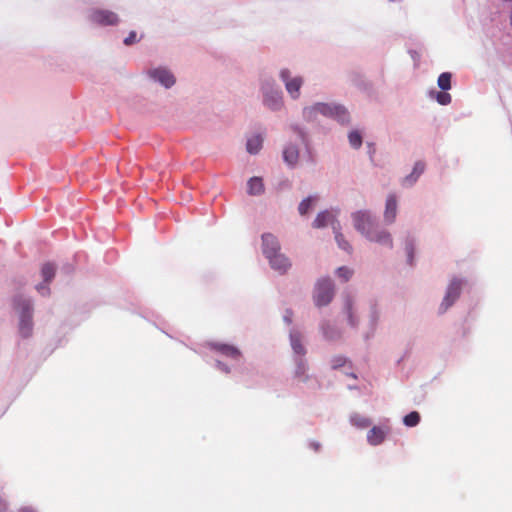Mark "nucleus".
I'll return each mask as SVG.
<instances>
[{
    "mask_svg": "<svg viewBox=\"0 0 512 512\" xmlns=\"http://www.w3.org/2000/svg\"><path fill=\"white\" fill-rule=\"evenodd\" d=\"M352 219L355 229L369 241L392 248L393 240L391 234L387 230L378 227L369 211H357L352 214Z\"/></svg>",
    "mask_w": 512,
    "mask_h": 512,
    "instance_id": "nucleus-1",
    "label": "nucleus"
},
{
    "mask_svg": "<svg viewBox=\"0 0 512 512\" xmlns=\"http://www.w3.org/2000/svg\"><path fill=\"white\" fill-rule=\"evenodd\" d=\"M303 113L307 119L313 118L316 113H321L324 116L335 118L341 123L349 121V113L341 105L317 103L312 107L305 108Z\"/></svg>",
    "mask_w": 512,
    "mask_h": 512,
    "instance_id": "nucleus-2",
    "label": "nucleus"
},
{
    "mask_svg": "<svg viewBox=\"0 0 512 512\" xmlns=\"http://www.w3.org/2000/svg\"><path fill=\"white\" fill-rule=\"evenodd\" d=\"M334 297V284L329 278L318 280L314 288L313 300L317 307L328 305Z\"/></svg>",
    "mask_w": 512,
    "mask_h": 512,
    "instance_id": "nucleus-3",
    "label": "nucleus"
},
{
    "mask_svg": "<svg viewBox=\"0 0 512 512\" xmlns=\"http://www.w3.org/2000/svg\"><path fill=\"white\" fill-rule=\"evenodd\" d=\"M280 78L285 84L286 91L293 99H298L300 96V89L303 85V78L300 76H291V72L288 69H282L280 71Z\"/></svg>",
    "mask_w": 512,
    "mask_h": 512,
    "instance_id": "nucleus-4",
    "label": "nucleus"
},
{
    "mask_svg": "<svg viewBox=\"0 0 512 512\" xmlns=\"http://www.w3.org/2000/svg\"><path fill=\"white\" fill-rule=\"evenodd\" d=\"M462 288V281L453 279L448 285L446 295L440 305V312L444 313L459 298Z\"/></svg>",
    "mask_w": 512,
    "mask_h": 512,
    "instance_id": "nucleus-5",
    "label": "nucleus"
},
{
    "mask_svg": "<svg viewBox=\"0 0 512 512\" xmlns=\"http://www.w3.org/2000/svg\"><path fill=\"white\" fill-rule=\"evenodd\" d=\"M89 19L98 25L107 26L118 23L119 18L116 13L110 10L95 9L90 13Z\"/></svg>",
    "mask_w": 512,
    "mask_h": 512,
    "instance_id": "nucleus-6",
    "label": "nucleus"
},
{
    "mask_svg": "<svg viewBox=\"0 0 512 512\" xmlns=\"http://www.w3.org/2000/svg\"><path fill=\"white\" fill-rule=\"evenodd\" d=\"M19 331L24 338L29 337L32 333L31 305L28 300L22 301V315Z\"/></svg>",
    "mask_w": 512,
    "mask_h": 512,
    "instance_id": "nucleus-7",
    "label": "nucleus"
},
{
    "mask_svg": "<svg viewBox=\"0 0 512 512\" xmlns=\"http://www.w3.org/2000/svg\"><path fill=\"white\" fill-rule=\"evenodd\" d=\"M262 251L267 259L280 252L279 241L273 234L265 233L262 235Z\"/></svg>",
    "mask_w": 512,
    "mask_h": 512,
    "instance_id": "nucleus-8",
    "label": "nucleus"
},
{
    "mask_svg": "<svg viewBox=\"0 0 512 512\" xmlns=\"http://www.w3.org/2000/svg\"><path fill=\"white\" fill-rule=\"evenodd\" d=\"M271 268L279 274H285L291 268V262L282 253H278L268 259Z\"/></svg>",
    "mask_w": 512,
    "mask_h": 512,
    "instance_id": "nucleus-9",
    "label": "nucleus"
},
{
    "mask_svg": "<svg viewBox=\"0 0 512 512\" xmlns=\"http://www.w3.org/2000/svg\"><path fill=\"white\" fill-rule=\"evenodd\" d=\"M149 75L154 80L160 82L166 88L174 85L175 78L170 71L164 68H157L149 71Z\"/></svg>",
    "mask_w": 512,
    "mask_h": 512,
    "instance_id": "nucleus-10",
    "label": "nucleus"
},
{
    "mask_svg": "<svg viewBox=\"0 0 512 512\" xmlns=\"http://www.w3.org/2000/svg\"><path fill=\"white\" fill-rule=\"evenodd\" d=\"M329 224L332 225L334 232L338 229L337 226H339V224L335 219V215L330 211H323L316 216L313 222V227L322 228Z\"/></svg>",
    "mask_w": 512,
    "mask_h": 512,
    "instance_id": "nucleus-11",
    "label": "nucleus"
},
{
    "mask_svg": "<svg viewBox=\"0 0 512 512\" xmlns=\"http://www.w3.org/2000/svg\"><path fill=\"white\" fill-rule=\"evenodd\" d=\"M388 431V427H372L367 433L368 443L372 446L381 444L385 440Z\"/></svg>",
    "mask_w": 512,
    "mask_h": 512,
    "instance_id": "nucleus-12",
    "label": "nucleus"
},
{
    "mask_svg": "<svg viewBox=\"0 0 512 512\" xmlns=\"http://www.w3.org/2000/svg\"><path fill=\"white\" fill-rule=\"evenodd\" d=\"M209 346L211 349L232 359H239L241 357V352L239 351V349L232 345L213 342L209 343Z\"/></svg>",
    "mask_w": 512,
    "mask_h": 512,
    "instance_id": "nucleus-13",
    "label": "nucleus"
},
{
    "mask_svg": "<svg viewBox=\"0 0 512 512\" xmlns=\"http://www.w3.org/2000/svg\"><path fill=\"white\" fill-rule=\"evenodd\" d=\"M397 215V199L394 194H390L386 200V206L384 211V220L387 224H392Z\"/></svg>",
    "mask_w": 512,
    "mask_h": 512,
    "instance_id": "nucleus-14",
    "label": "nucleus"
},
{
    "mask_svg": "<svg viewBox=\"0 0 512 512\" xmlns=\"http://www.w3.org/2000/svg\"><path fill=\"white\" fill-rule=\"evenodd\" d=\"M264 104L272 110L280 109L283 104L282 93L278 90L271 93L265 92Z\"/></svg>",
    "mask_w": 512,
    "mask_h": 512,
    "instance_id": "nucleus-15",
    "label": "nucleus"
},
{
    "mask_svg": "<svg viewBox=\"0 0 512 512\" xmlns=\"http://www.w3.org/2000/svg\"><path fill=\"white\" fill-rule=\"evenodd\" d=\"M283 157H284V161L288 165L295 166L297 164L298 158H299V151H298L297 147H295L293 145L287 146L283 151Z\"/></svg>",
    "mask_w": 512,
    "mask_h": 512,
    "instance_id": "nucleus-16",
    "label": "nucleus"
},
{
    "mask_svg": "<svg viewBox=\"0 0 512 512\" xmlns=\"http://www.w3.org/2000/svg\"><path fill=\"white\" fill-rule=\"evenodd\" d=\"M264 191L263 180L260 177H252L248 181V193L250 195H259Z\"/></svg>",
    "mask_w": 512,
    "mask_h": 512,
    "instance_id": "nucleus-17",
    "label": "nucleus"
},
{
    "mask_svg": "<svg viewBox=\"0 0 512 512\" xmlns=\"http://www.w3.org/2000/svg\"><path fill=\"white\" fill-rule=\"evenodd\" d=\"M263 139L260 135H255L247 140L246 148L250 154L258 153L262 148Z\"/></svg>",
    "mask_w": 512,
    "mask_h": 512,
    "instance_id": "nucleus-18",
    "label": "nucleus"
},
{
    "mask_svg": "<svg viewBox=\"0 0 512 512\" xmlns=\"http://www.w3.org/2000/svg\"><path fill=\"white\" fill-rule=\"evenodd\" d=\"M425 164L421 161L415 163L412 173L404 179V182L414 183L418 177L424 172Z\"/></svg>",
    "mask_w": 512,
    "mask_h": 512,
    "instance_id": "nucleus-19",
    "label": "nucleus"
},
{
    "mask_svg": "<svg viewBox=\"0 0 512 512\" xmlns=\"http://www.w3.org/2000/svg\"><path fill=\"white\" fill-rule=\"evenodd\" d=\"M55 270H56L55 266L51 263H45L42 266L41 274H42V277H43L45 283L51 282V280L55 276Z\"/></svg>",
    "mask_w": 512,
    "mask_h": 512,
    "instance_id": "nucleus-20",
    "label": "nucleus"
},
{
    "mask_svg": "<svg viewBox=\"0 0 512 512\" xmlns=\"http://www.w3.org/2000/svg\"><path fill=\"white\" fill-rule=\"evenodd\" d=\"M344 310L347 315L348 322H349L350 326L356 327L357 321L354 318L353 304H352V300L349 297H347L345 300Z\"/></svg>",
    "mask_w": 512,
    "mask_h": 512,
    "instance_id": "nucleus-21",
    "label": "nucleus"
},
{
    "mask_svg": "<svg viewBox=\"0 0 512 512\" xmlns=\"http://www.w3.org/2000/svg\"><path fill=\"white\" fill-rule=\"evenodd\" d=\"M351 423L358 428L364 429L370 426L371 421L365 416L355 414L351 417Z\"/></svg>",
    "mask_w": 512,
    "mask_h": 512,
    "instance_id": "nucleus-22",
    "label": "nucleus"
},
{
    "mask_svg": "<svg viewBox=\"0 0 512 512\" xmlns=\"http://www.w3.org/2000/svg\"><path fill=\"white\" fill-rule=\"evenodd\" d=\"M451 78L452 75L449 72L441 73L438 77V86L443 90H449L451 88Z\"/></svg>",
    "mask_w": 512,
    "mask_h": 512,
    "instance_id": "nucleus-23",
    "label": "nucleus"
},
{
    "mask_svg": "<svg viewBox=\"0 0 512 512\" xmlns=\"http://www.w3.org/2000/svg\"><path fill=\"white\" fill-rule=\"evenodd\" d=\"M317 201V197L309 196L301 201L298 207V211L301 215L308 213L312 205Z\"/></svg>",
    "mask_w": 512,
    "mask_h": 512,
    "instance_id": "nucleus-24",
    "label": "nucleus"
},
{
    "mask_svg": "<svg viewBox=\"0 0 512 512\" xmlns=\"http://www.w3.org/2000/svg\"><path fill=\"white\" fill-rule=\"evenodd\" d=\"M403 422L408 427H414L420 422V415L416 411L410 412L404 417Z\"/></svg>",
    "mask_w": 512,
    "mask_h": 512,
    "instance_id": "nucleus-25",
    "label": "nucleus"
},
{
    "mask_svg": "<svg viewBox=\"0 0 512 512\" xmlns=\"http://www.w3.org/2000/svg\"><path fill=\"white\" fill-rule=\"evenodd\" d=\"M349 143L353 148H359L362 145V137L358 131H352L348 135Z\"/></svg>",
    "mask_w": 512,
    "mask_h": 512,
    "instance_id": "nucleus-26",
    "label": "nucleus"
},
{
    "mask_svg": "<svg viewBox=\"0 0 512 512\" xmlns=\"http://www.w3.org/2000/svg\"><path fill=\"white\" fill-rule=\"evenodd\" d=\"M335 240L336 242L338 243V246L347 251V252H351L352 250V247L350 246V244L344 239V236L338 231V229L335 231Z\"/></svg>",
    "mask_w": 512,
    "mask_h": 512,
    "instance_id": "nucleus-27",
    "label": "nucleus"
},
{
    "mask_svg": "<svg viewBox=\"0 0 512 512\" xmlns=\"http://www.w3.org/2000/svg\"><path fill=\"white\" fill-rule=\"evenodd\" d=\"M306 371H307L306 364L303 361H300L297 365V368L295 371V376L301 381H306L307 380Z\"/></svg>",
    "mask_w": 512,
    "mask_h": 512,
    "instance_id": "nucleus-28",
    "label": "nucleus"
},
{
    "mask_svg": "<svg viewBox=\"0 0 512 512\" xmlns=\"http://www.w3.org/2000/svg\"><path fill=\"white\" fill-rule=\"evenodd\" d=\"M337 274H338V276H339L340 278H342L344 281H348V280L351 278V276H352L353 272H352V270H350V269H349V268H347V267H340V268H338V270H337Z\"/></svg>",
    "mask_w": 512,
    "mask_h": 512,
    "instance_id": "nucleus-29",
    "label": "nucleus"
},
{
    "mask_svg": "<svg viewBox=\"0 0 512 512\" xmlns=\"http://www.w3.org/2000/svg\"><path fill=\"white\" fill-rule=\"evenodd\" d=\"M436 99L437 102L441 105H447L451 102V96L446 92H438Z\"/></svg>",
    "mask_w": 512,
    "mask_h": 512,
    "instance_id": "nucleus-30",
    "label": "nucleus"
},
{
    "mask_svg": "<svg viewBox=\"0 0 512 512\" xmlns=\"http://www.w3.org/2000/svg\"><path fill=\"white\" fill-rule=\"evenodd\" d=\"M291 341H292V347H293L294 351L297 354H304V352H305L304 347L302 346L300 341L294 337L291 338Z\"/></svg>",
    "mask_w": 512,
    "mask_h": 512,
    "instance_id": "nucleus-31",
    "label": "nucleus"
},
{
    "mask_svg": "<svg viewBox=\"0 0 512 512\" xmlns=\"http://www.w3.org/2000/svg\"><path fill=\"white\" fill-rule=\"evenodd\" d=\"M137 41L136 39V32L131 31L129 35L124 39V44L129 46L134 44Z\"/></svg>",
    "mask_w": 512,
    "mask_h": 512,
    "instance_id": "nucleus-32",
    "label": "nucleus"
},
{
    "mask_svg": "<svg viewBox=\"0 0 512 512\" xmlns=\"http://www.w3.org/2000/svg\"><path fill=\"white\" fill-rule=\"evenodd\" d=\"M36 289L42 295H48L50 292L49 287L45 283L37 285Z\"/></svg>",
    "mask_w": 512,
    "mask_h": 512,
    "instance_id": "nucleus-33",
    "label": "nucleus"
},
{
    "mask_svg": "<svg viewBox=\"0 0 512 512\" xmlns=\"http://www.w3.org/2000/svg\"><path fill=\"white\" fill-rule=\"evenodd\" d=\"M344 363V360L342 358H335L333 360V367L336 368V367H339L341 366L342 364Z\"/></svg>",
    "mask_w": 512,
    "mask_h": 512,
    "instance_id": "nucleus-34",
    "label": "nucleus"
},
{
    "mask_svg": "<svg viewBox=\"0 0 512 512\" xmlns=\"http://www.w3.org/2000/svg\"><path fill=\"white\" fill-rule=\"evenodd\" d=\"M407 249H408L409 261H410V263H412V248H407Z\"/></svg>",
    "mask_w": 512,
    "mask_h": 512,
    "instance_id": "nucleus-35",
    "label": "nucleus"
},
{
    "mask_svg": "<svg viewBox=\"0 0 512 512\" xmlns=\"http://www.w3.org/2000/svg\"><path fill=\"white\" fill-rule=\"evenodd\" d=\"M323 332H324V335H325L327 338H329V339H330V338H332L331 336H329V335L327 334V332L325 331V329H324V328H323Z\"/></svg>",
    "mask_w": 512,
    "mask_h": 512,
    "instance_id": "nucleus-36",
    "label": "nucleus"
},
{
    "mask_svg": "<svg viewBox=\"0 0 512 512\" xmlns=\"http://www.w3.org/2000/svg\"><path fill=\"white\" fill-rule=\"evenodd\" d=\"M21 512H33V511L30 509H22Z\"/></svg>",
    "mask_w": 512,
    "mask_h": 512,
    "instance_id": "nucleus-37",
    "label": "nucleus"
},
{
    "mask_svg": "<svg viewBox=\"0 0 512 512\" xmlns=\"http://www.w3.org/2000/svg\"><path fill=\"white\" fill-rule=\"evenodd\" d=\"M222 370H225L226 372L229 371L227 367H222Z\"/></svg>",
    "mask_w": 512,
    "mask_h": 512,
    "instance_id": "nucleus-38",
    "label": "nucleus"
}]
</instances>
